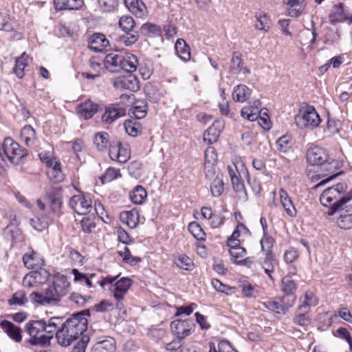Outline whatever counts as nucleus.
Returning a JSON list of instances; mask_svg holds the SVG:
<instances>
[{"label": "nucleus", "instance_id": "1", "mask_svg": "<svg viewBox=\"0 0 352 352\" xmlns=\"http://www.w3.org/2000/svg\"><path fill=\"white\" fill-rule=\"evenodd\" d=\"M306 156L310 165L320 166L322 173L319 176L327 177L314 187L315 189L343 173L342 171L336 172L341 167V163L336 160L330 158L324 148L318 146L311 147L307 150Z\"/></svg>", "mask_w": 352, "mask_h": 352}, {"label": "nucleus", "instance_id": "2", "mask_svg": "<svg viewBox=\"0 0 352 352\" xmlns=\"http://www.w3.org/2000/svg\"><path fill=\"white\" fill-rule=\"evenodd\" d=\"M346 184L340 182L327 188L320 195L321 204L329 208V211L327 212L329 215L334 214L338 210L352 199V190L346 192Z\"/></svg>", "mask_w": 352, "mask_h": 352}, {"label": "nucleus", "instance_id": "3", "mask_svg": "<svg viewBox=\"0 0 352 352\" xmlns=\"http://www.w3.org/2000/svg\"><path fill=\"white\" fill-rule=\"evenodd\" d=\"M87 329L85 321H79L72 316L63 322L62 327L56 331L57 342L62 346H68L80 336L82 337Z\"/></svg>", "mask_w": 352, "mask_h": 352}, {"label": "nucleus", "instance_id": "4", "mask_svg": "<svg viewBox=\"0 0 352 352\" xmlns=\"http://www.w3.org/2000/svg\"><path fill=\"white\" fill-rule=\"evenodd\" d=\"M43 320H32L28 322L25 325V332L30 336V338L25 342L32 346H45L49 345L52 336L43 334L44 328Z\"/></svg>", "mask_w": 352, "mask_h": 352}, {"label": "nucleus", "instance_id": "5", "mask_svg": "<svg viewBox=\"0 0 352 352\" xmlns=\"http://www.w3.org/2000/svg\"><path fill=\"white\" fill-rule=\"evenodd\" d=\"M2 153L5 160L7 158L11 163L15 164H18L28 154L27 149L21 148V146L10 137L4 139Z\"/></svg>", "mask_w": 352, "mask_h": 352}, {"label": "nucleus", "instance_id": "6", "mask_svg": "<svg viewBox=\"0 0 352 352\" xmlns=\"http://www.w3.org/2000/svg\"><path fill=\"white\" fill-rule=\"evenodd\" d=\"M320 122L321 119L314 106H307L295 116V122L300 129L316 127Z\"/></svg>", "mask_w": 352, "mask_h": 352}, {"label": "nucleus", "instance_id": "7", "mask_svg": "<svg viewBox=\"0 0 352 352\" xmlns=\"http://www.w3.org/2000/svg\"><path fill=\"white\" fill-rule=\"evenodd\" d=\"M126 109L123 104L119 102L112 103L104 107V112L101 120L105 124H111L118 119L125 116Z\"/></svg>", "mask_w": 352, "mask_h": 352}, {"label": "nucleus", "instance_id": "8", "mask_svg": "<svg viewBox=\"0 0 352 352\" xmlns=\"http://www.w3.org/2000/svg\"><path fill=\"white\" fill-rule=\"evenodd\" d=\"M113 86L116 89L136 92L140 89V81L132 72H128L125 75L116 78L113 82Z\"/></svg>", "mask_w": 352, "mask_h": 352}, {"label": "nucleus", "instance_id": "9", "mask_svg": "<svg viewBox=\"0 0 352 352\" xmlns=\"http://www.w3.org/2000/svg\"><path fill=\"white\" fill-rule=\"evenodd\" d=\"M195 324L191 320H175L170 324L173 333L179 340L184 339L195 330Z\"/></svg>", "mask_w": 352, "mask_h": 352}, {"label": "nucleus", "instance_id": "10", "mask_svg": "<svg viewBox=\"0 0 352 352\" xmlns=\"http://www.w3.org/2000/svg\"><path fill=\"white\" fill-rule=\"evenodd\" d=\"M69 206L78 214L90 213L92 210L91 201L87 199L83 194L73 195L69 199Z\"/></svg>", "mask_w": 352, "mask_h": 352}, {"label": "nucleus", "instance_id": "11", "mask_svg": "<svg viewBox=\"0 0 352 352\" xmlns=\"http://www.w3.org/2000/svg\"><path fill=\"white\" fill-rule=\"evenodd\" d=\"M50 276V274L45 268L39 267L28 274L23 283L28 287H33L35 284H43L46 283Z\"/></svg>", "mask_w": 352, "mask_h": 352}, {"label": "nucleus", "instance_id": "12", "mask_svg": "<svg viewBox=\"0 0 352 352\" xmlns=\"http://www.w3.org/2000/svg\"><path fill=\"white\" fill-rule=\"evenodd\" d=\"M45 196L52 211L58 213L63 205L62 188L51 187L47 190Z\"/></svg>", "mask_w": 352, "mask_h": 352}, {"label": "nucleus", "instance_id": "13", "mask_svg": "<svg viewBox=\"0 0 352 352\" xmlns=\"http://www.w3.org/2000/svg\"><path fill=\"white\" fill-rule=\"evenodd\" d=\"M328 16L331 24H336L346 20L352 21V14L347 10H344L342 3L334 5L331 9Z\"/></svg>", "mask_w": 352, "mask_h": 352}, {"label": "nucleus", "instance_id": "14", "mask_svg": "<svg viewBox=\"0 0 352 352\" xmlns=\"http://www.w3.org/2000/svg\"><path fill=\"white\" fill-rule=\"evenodd\" d=\"M337 212L339 214L336 220L338 226L343 230L352 229V205H344Z\"/></svg>", "mask_w": 352, "mask_h": 352}, {"label": "nucleus", "instance_id": "15", "mask_svg": "<svg viewBox=\"0 0 352 352\" xmlns=\"http://www.w3.org/2000/svg\"><path fill=\"white\" fill-rule=\"evenodd\" d=\"M109 46V41L101 33H94L89 38L88 47L95 52L107 50Z\"/></svg>", "mask_w": 352, "mask_h": 352}, {"label": "nucleus", "instance_id": "16", "mask_svg": "<svg viewBox=\"0 0 352 352\" xmlns=\"http://www.w3.org/2000/svg\"><path fill=\"white\" fill-rule=\"evenodd\" d=\"M128 10L138 18H144L147 16V8L142 0H124Z\"/></svg>", "mask_w": 352, "mask_h": 352}, {"label": "nucleus", "instance_id": "17", "mask_svg": "<svg viewBox=\"0 0 352 352\" xmlns=\"http://www.w3.org/2000/svg\"><path fill=\"white\" fill-rule=\"evenodd\" d=\"M4 332L16 342H20L22 340V329L10 321L4 320L0 323Z\"/></svg>", "mask_w": 352, "mask_h": 352}, {"label": "nucleus", "instance_id": "18", "mask_svg": "<svg viewBox=\"0 0 352 352\" xmlns=\"http://www.w3.org/2000/svg\"><path fill=\"white\" fill-rule=\"evenodd\" d=\"M228 173L230 177L233 190L239 195H243L247 197V192L245 185L241 179V175L237 170L233 169L230 166L228 167Z\"/></svg>", "mask_w": 352, "mask_h": 352}, {"label": "nucleus", "instance_id": "19", "mask_svg": "<svg viewBox=\"0 0 352 352\" xmlns=\"http://www.w3.org/2000/svg\"><path fill=\"white\" fill-rule=\"evenodd\" d=\"M123 56L115 53L107 54L104 59L103 64L106 69L110 72H117L120 69Z\"/></svg>", "mask_w": 352, "mask_h": 352}, {"label": "nucleus", "instance_id": "20", "mask_svg": "<svg viewBox=\"0 0 352 352\" xmlns=\"http://www.w3.org/2000/svg\"><path fill=\"white\" fill-rule=\"evenodd\" d=\"M230 72L234 74L242 73L245 76L250 74V70L244 66L242 56L238 52L233 53L231 60Z\"/></svg>", "mask_w": 352, "mask_h": 352}, {"label": "nucleus", "instance_id": "21", "mask_svg": "<svg viewBox=\"0 0 352 352\" xmlns=\"http://www.w3.org/2000/svg\"><path fill=\"white\" fill-rule=\"evenodd\" d=\"M205 173L206 177H209L214 174V165L217 161V154L215 149L213 147H208L205 151Z\"/></svg>", "mask_w": 352, "mask_h": 352}, {"label": "nucleus", "instance_id": "22", "mask_svg": "<svg viewBox=\"0 0 352 352\" xmlns=\"http://www.w3.org/2000/svg\"><path fill=\"white\" fill-rule=\"evenodd\" d=\"M56 10H78L84 6V0H54Z\"/></svg>", "mask_w": 352, "mask_h": 352}, {"label": "nucleus", "instance_id": "23", "mask_svg": "<svg viewBox=\"0 0 352 352\" xmlns=\"http://www.w3.org/2000/svg\"><path fill=\"white\" fill-rule=\"evenodd\" d=\"M131 284L132 280L129 278L124 277L118 280L113 285L114 298L118 300L123 299L124 294L131 287Z\"/></svg>", "mask_w": 352, "mask_h": 352}, {"label": "nucleus", "instance_id": "24", "mask_svg": "<svg viewBox=\"0 0 352 352\" xmlns=\"http://www.w3.org/2000/svg\"><path fill=\"white\" fill-rule=\"evenodd\" d=\"M98 105L90 100L86 101L78 105L77 113L80 117L85 120L91 118L98 111Z\"/></svg>", "mask_w": 352, "mask_h": 352}, {"label": "nucleus", "instance_id": "25", "mask_svg": "<svg viewBox=\"0 0 352 352\" xmlns=\"http://www.w3.org/2000/svg\"><path fill=\"white\" fill-rule=\"evenodd\" d=\"M93 142L98 151L106 152L112 140H110L108 133L101 131L95 133Z\"/></svg>", "mask_w": 352, "mask_h": 352}, {"label": "nucleus", "instance_id": "26", "mask_svg": "<svg viewBox=\"0 0 352 352\" xmlns=\"http://www.w3.org/2000/svg\"><path fill=\"white\" fill-rule=\"evenodd\" d=\"M116 351V342L111 337L97 342L91 348V352H114Z\"/></svg>", "mask_w": 352, "mask_h": 352}, {"label": "nucleus", "instance_id": "27", "mask_svg": "<svg viewBox=\"0 0 352 352\" xmlns=\"http://www.w3.org/2000/svg\"><path fill=\"white\" fill-rule=\"evenodd\" d=\"M265 257L259 259V263L262 268L264 270L265 273L267 274L271 280H273V277L271 274L274 270V266L277 263L276 256L274 254H264Z\"/></svg>", "mask_w": 352, "mask_h": 352}, {"label": "nucleus", "instance_id": "28", "mask_svg": "<svg viewBox=\"0 0 352 352\" xmlns=\"http://www.w3.org/2000/svg\"><path fill=\"white\" fill-rule=\"evenodd\" d=\"M52 285L54 286V293L58 295L59 298L65 296L69 292V283L66 276H58L54 280Z\"/></svg>", "mask_w": 352, "mask_h": 352}, {"label": "nucleus", "instance_id": "29", "mask_svg": "<svg viewBox=\"0 0 352 352\" xmlns=\"http://www.w3.org/2000/svg\"><path fill=\"white\" fill-rule=\"evenodd\" d=\"M284 3L289 6L288 14L292 17L299 16L306 6L305 0H284Z\"/></svg>", "mask_w": 352, "mask_h": 352}, {"label": "nucleus", "instance_id": "30", "mask_svg": "<svg viewBox=\"0 0 352 352\" xmlns=\"http://www.w3.org/2000/svg\"><path fill=\"white\" fill-rule=\"evenodd\" d=\"M147 113V102L144 100H137L129 110L131 116H134L136 120H140L146 116Z\"/></svg>", "mask_w": 352, "mask_h": 352}, {"label": "nucleus", "instance_id": "31", "mask_svg": "<svg viewBox=\"0 0 352 352\" xmlns=\"http://www.w3.org/2000/svg\"><path fill=\"white\" fill-rule=\"evenodd\" d=\"M251 96V89L245 85H238L234 87L232 98L238 102L247 101Z\"/></svg>", "mask_w": 352, "mask_h": 352}, {"label": "nucleus", "instance_id": "32", "mask_svg": "<svg viewBox=\"0 0 352 352\" xmlns=\"http://www.w3.org/2000/svg\"><path fill=\"white\" fill-rule=\"evenodd\" d=\"M175 48L177 56L184 61H188L190 58V47L182 38H178L175 43Z\"/></svg>", "mask_w": 352, "mask_h": 352}, {"label": "nucleus", "instance_id": "33", "mask_svg": "<svg viewBox=\"0 0 352 352\" xmlns=\"http://www.w3.org/2000/svg\"><path fill=\"white\" fill-rule=\"evenodd\" d=\"M162 28L160 25H157L151 23H146L143 24L140 28V33L145 36L148 37H157L162 34Z\"/></svg>", "mask_w": 352, "mask_h": 352}, {"label": "nucleus", "instance_id": "34", "mask_svg": "<svg viewBox=\"0 0 352 352\" xmlns=\"http://www.w3.org/2000/svg\"><path fill=\"white\" fill-rule=\"evenodd\" d=\"M120 221L127 225L130 228H136L139 217L138 214L133 211H122L120 214Z\"/></svg>", "mask_w": 352, "mask_h": 352}, {"label": "nucleus", "instance_id": "35", "mask_svg": "<svg viewBox=\"0 0 352 352\" xmlns=\"http://www.w3.org/2000/svg\"><path fill=\"white\" fill-rule=\"evenodd\" d=\"M224 190L223 175L217 174L210 184V191L214 197H220Z\"/></svg>", "mask_w": 352, "mask_h": 352}, {"label": "nucleus", "instance_id": "36", "mask_svg": "<svg viewBox=\"0 0 352 352\" xmlns=\"http://www.w3.org/2000/svg\"><path fill=\"white\" fill-rule=\"evenodd\" d=\"M124 129L129 135L136 137L141 133L142 126L136 119H129L125 121Z\"/></svg>", "mask_w": 352, "mask_h": 352}, {"label": "nucleus", "instance_id": "37", "mask_svg": "<svg viewBox=\"0 0 352 352\" xmlns=\"http://www.w3.org/2000/svg\"><path fill=\"white\" fill-rule=\"evenodd\" d=\"M28 54L23 52L20 57L16 59L13 72L19 78H22L24 76V69L28 65Z\"/></svg>", "mask_w": 352, "mask_h": 352}, {"label": "nucleus", "instance_id": "38", "mask_svg": "<svg viewBox=\"0 0 352 352\" xmlns=\"http://www.w3.org/2000/svg\"><path fill=\"white\" fill-rule=\"evenodd\" d=\"M221 131L215 126L213 123L207 130H206L203 135V140L208 144H212L218 140L220 135Z\"/></svg>", "mask_w": 352, "mask_h": 352}, {"label": "nucleus", "instance_id": "39", "mask_svg": "<svg viewBox=\"0 0 352 352\" xmlns=\"http://www.w3.org/2000/svg\"><path fill=\"white\" fill-rule=\"evenodd\" d=\"M147 197L145 188L142 186H137L130 194V198L135 204H142Z\"/></svg>", "mask_w": 352, "mask_h": 352}, {"label": "nucleus", "instance_id": "40", "mask_svg": "<svg viewBox=\"0 0 352 352\" xmlns=\"http://www.w3.org/2000/svg\"><path fill=\"white\" fill-rule=\"evenodd\" d=\"M138 65V60L136 56L133 54L127 55L126 57L123 56L120 69L128 72L135 71Z\"/></svg>", "mask_w": 352, "mask_h": 352}, {"label": "nucleus", "instance_id": "41", "mask_svg": "<svg viewBox=\"0 0 352 352\" xmlns=\"http://www.w3.org/2000/svg\"><path fill=\"white\" fill-rule=\"evenodd\" d=\"M8 305L24 306L28 302L26 293L23 290H18L14 293L12 297L8 300Z\"/></svg>", "mask_w": 352, "mask_h": 352}, {"label": "nucleus", "instance_id": "42", "mask_svg": "<svg viewBox=\"0 0 352 352\" xmlns=\"http://www.w3.org/2000/svg\"><path fill=\"white\" fill-rule=\"evenodd\" d=\"M297 285L289 276H286L281 280V291L284 294H296Z\"/></svg>", "mask_w": 352, "mask_h": 352}, {"label": "nucleus", "instance_id": "43", "mask_svg": "<svg viewBox=\"0 0 352 352\" xmlns=\"http://www.w3.org/2000/svg\"><path fill=\"white\" fill-rule=\"evenodd\" d=\"M257 107H245L241 110V116L251 122L258 120L260 116Z\"/></svg>", "mask_w": 352, "mask_h": 352}, {"label": "nucleus", "instance_id": "44", "mask_svg": "<svg viewBox=\"0 0 352 352\" xmlns=\"http://www.w3.org/2000/svg\"><path fill=\"white\" fill-rule=\"evenodd\" d=\"M308 312L305 311V309H298L296 316L293 318L294 323L302 327L309 325L311 322V318L308 316Z\"/></svg>", "mask_w": 352, "mask_h": 352}, {"label": "nucleus", "instance_id": "45", "mask_svg": "<svg viewBox=\"0 0 352 352\" xmlns=\"http://www.w3.org/2000/svg\"><path fill=\"white\" fill-rule=\"evenodd\" d=\"M257 23L255 28L260 30L268 31L270 28L271 21L270 16L265 13H259L256 14Z\"/></svg>", "mask_w": 352, "mask_h": 352}, {"label": "nucleus", "instance_id": "46", "mask_svg": "<svg viewBox=\"0 0 352 352\" xmlns=\"http://www.w3.org/2000/svg\"><path fill=\"white\" fill-rule=\"evenodd\" d=\"M209 352H230L236 351L233 349L228 341L222 340L218 343L217 348H216L214 342H209Z\"/></svg>", "mask_w": 352, "mask_h": 352}, {"label": "nucleus", "instance_id": "47", "mask_svg": "<svg viewBox=\"0 0 352 352\" xmlns=\"http://www.w3.org/2000/svg\"><path fill=\"white\" fill-rule=\"evenodd\" d=\"M135 22L131 16H122L119 20L120 28L126 33L133 31Z\"/></svg>", "mask_w": 352, "mask_h": 352}, {"label": "nucleus", "instance_id": "48", "mask_svg": "<svg viewBox=\"0 0 352 352\" xmlns=\"http://www.w3.org/2000/svg\"><path fill=\"white\" fill-rule=\"evenodd\" d=\"M117 162L120 164L126 163L131 157V150L129 145L120 142V146L118 153Z\"/></svg>", "mask_w": 352, "mask_h": 352}, {"label": "nucleus", "instance_id": "49", "mask_svg": "<svg viewBox=\"0 0 352 352\" xmlns=\"http://www.w3.org/2000/svg\"><path fill=\"white\" fill-rule=\"evenodd\" d=\"M263 305L266 309L278 314H285L287 312V310L283 305H281L279 300H268L264 302Z\"/></svg>", "mask_w": 352, "mask_h": 352}, {"label": "nucleus", "instance_id": "50", "mask_svg": "<svg viewBox=\"0 0 352 352\" xmlns=\"http://www.w3.org/2000/svg\"><path fill=\"white\" fill-rule=\"evenodd\" d=\"M188 230L197 240H205L206 234L198 223L195 221L190 223L188 225Z\"/></svg>", "mask_w": 352, "mask_h": 352}, {"label": "nucleus", "instance_id": "51", "mask_svg": "<svg viewBox=\"0 0 352 352\" xmlns=\"http://www.w3.org/2000/svg\"><path fill=\"white\" fill-rule=\"evenodd\" d=\"M72 274L74 276L75 281L84 282L89 288L94 287L91 278L96 277L94 274H91L89 277L87 274L80 272L77 269H73Z\"/></svg>", "mask_w": 352, "mask_h": 352}, {"label": "nucleus", "instance_id": "52", "mask_svg": "<svg viewBox=\"0 0 352 352\" xmlns=\"http://www.w3.org/2000/svg\"><path fill=\"white\" fill-rule=\"evenodd\" d=\"M274 239L270 236L264 235L263 238L260 241L261 246V252L263 254H274L272 252V248L274 244Z\"/></svg>", "mask_w": 352, "mask_h": 352}, {"label": "nucleus", "instance_id": "53", "mask_svg": "<svg viewBox=\"0 0 352 352\" xmlns=\"http://www.w3.org/2000/svg\"><path fill=\"white\" fill-rule=\"evenodd\" d=\"M175 264L178 267L185 270H192L194 267L192 259L185 254L179 256Z\"/></svg>", "mask_w": 352, "mask_h": 352}, {"label": "nucleus", "instance_id": "54", "mask_svg": "<svg viewBox=\"0 0 352 352\" xmlns=\"http://www.w3.org/2000/svg\"><path fill=\"white\" fill-rule=\"evenodd\" d=\"M292 146V139L287 135H283L276 141L277 149L280 152L286 153Z\"/></svg>", "mask_w": 352, "mask_h": 352}, {"label": "nucleus", "instance_id": "55", "mask_svg": "<svg viewBox=\"0 0 352 352\" xmlns=\"http://www.w3.org/2000/svg\"><path fill=\"white\" fill-rule=\"evenodd\" d=\"M120 177H121L120 169L109 167L106 170L105 173L102 176L101 180L102 183L110 182Z\"/></svg>", "mask_w": 352, "mask_h": 352}, {"label": "nucleus", "instance_id": "56", "mask_svg": "<svg viewBox=\"0 0 352 352\" xmlns=\"http://www.w3.org/2000/svg\"><path fill=\"white\" fill-rule=\"evenodd\" d=\"M296 294H285L284 296L278 297L281 305H283L287 311L289 308L292 307L296 300Z\"/></svg>", "mask_w": 352, "mask_h": 352}, {"label": "nucleus", "instance_id": "57", "mask_svg": "<svg viewBox=\"0 0 352 352\" xmlns=\"http://www.w3.org/2000/svg\"><path fill=\"white\" fill-rule=\"evenodd\" d=\"M91 297L85 296L78 293H72L69 296V300L75 303L78 307H83Z\"/></svg>", "mask_w": 352, "mask_h": 352}, {"label": "nucleus", "instance_id": "58", "mask_svg": "<svg viewBox=\"0 0 352 352\" xmlns=\"http://www.w3.org/2000/svg\"><path fill=\"white\" fill-rule=\"evenodd\" d=\"M54 286L52 284L51 285H49V287L45 289L44 294H45V300L47 302V304H50L52 302H59L60 298L58 297V295L57 294H55L54 290Z\"/></svg>", "mask_w": 352, "mask_h": 352}, {"label": "nucleus", "instance_id": "59", "mask_svg": "<svg viewBox=\"0 0 352 352\" xmlns=\"http://www.w3.org/2000/svg\"><path fill=\"white\" fill-rule=\"evenodd\" d=\"M13 29L10 16L0 13V30L10 32Z\"/></svg>", "mask_w": 352, "mask_h": 352}, {"label": "nucleus", "instance_id": "60", "mask_svg": "<svg viewBox=\"0 0 352 352\" xmlns=\"http://www.w3.org/2000/svg\"><path fill=\"white\" fill-rule=\"evenodd\" d=\"M120 140H113L108 146L109 148V156L111 160L116 161L118 159V153L119 151V147L120 146Z\"/></svg>", "mask_w": 352, "mask_h": 352}, {"label": "nucleus", "instance_id": "61", "mask_svg": "<svg viewBox=\"0 0 352 352\" xmlns=\"http://www.w3.org/2000/svg\"><path fill=\"white\" fill-rule=\"evenodd\" d=\"M139 38V34L136 31L126 33L121 37V41L126 46H130L134 44Z\"/></svg>", "mask_w": 352, "mask_h": 352}, {"label": "nucleus", "instance_id": "62", "mask_svg": "<svg viewBox=\"0 0 352 352\" xmlns=\"http://www.w3.org/2000/svg\"><path fill=\"white\" fill-rule=\"evenodd\" d=\"M101 8L104 12H111L118 6V0H98Z\"/></svg>", "mask_w": 352, "mask_h": 352}, {"label": "nucleus", "instance_id": "63", "mask_svg": "<svg viewBox=\"0 0 352 352\" xmlns=\"http://www.w3.org/2000/svg\"><path fill=\"white\" fill-rule=\"evenodd\" d=\"M89 340L90 338L88 335H83L80 338V340L74 346L72 352H85V349Z\"/></svg>", "mask_w": 352, "mask_h": 352}, {"label": "nucleus", "instance_id": "64", "mask_svg": "<svg viewBox=\"0 0 352 352\" xmlns=\"http://www.w3.org/2000/svg\"><path fill=\"white\" fill-rule=\"evenodd\" d=\"M118 241L125 245L131 244L133 241L131 239L129 233L122 228H118L117 230Z\"/></svg>", "mask_w": 352, "mask_h": 352}]
</instances>
